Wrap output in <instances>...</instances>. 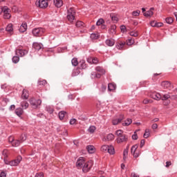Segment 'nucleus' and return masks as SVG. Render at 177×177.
<instances>
[{"mask_svg": "<svg viewBox=\"0 0 177 177\" xmlns=\"http://www.w3.org/2000/svg\"><path fill=\"white\" fill-rule=\"evenodd\" d=\"M140 10H139L133 11V12L131 13V15H133V16H134V17H138L140 15Z\"/></svg>", "mask_w": 177, "mask_h": 177, "instance_id": "obj_46", "label": "nucleus"}, {"mask_svg": "<svg viewBox=\"0 0 177 177\" xmlns=\"http://www.w3.org/2000/svg\"><path fill=\"white\" fill-rule=\"evenodd\" d=\"M87 150H88V153L91 154H93L95 152V149L94 146H93V145L88 146Z\"/></svg>", "mask_w": 177, "mask_h": 177, "instance_id": "obj_20", "label": "nucleus"}, {"mask_svg": "<svg viewBox=\"0 0 177 177\" xmlns=\"http://www.w3.org/2000/svg\"><path fill=\"white\" fill-rule=\"evenodd\" d=\"M133 138V140H138V135L136 134V131L134 132V134L131 136Z\"/></svg>", "mask_w": 177, "mask_h": 177, "instance_id": "obj_58", "label": "nucleus"}, {"mask_svg": "<svg viewBox=\"0 0 177 177\" xmlns=\"http://www.w3.org/2000/svg\"><path fill=\"white\" fill-rule=\"evenodd\" d=\"M15 113L17 114V116L20 117L24 113V111L21 108H19L15 110Z\"/></svg>", "mask_w": 177, "mask_h": 177, "instance_id": "obj_26", "label": "nucleus"}, {"mask_svg": "<svg viewBox=\"0 0 177 177\" xmlns=\"http://www.w3.org/2000/svg\"><path fill=\"white\" fill-rule=\"evenodd\" d=\"M88 63H90V64H97L99 63V60L97 58H93V57H89L87 59Z\"/></svg>", "mask_w": 177, "mask_h": 177, "instance_id": "obj_15", "label": "nucleus"}, {"mask_svg": "<svg viewBox=\"0 0 177 177\" xmlns=\"http://www.w3.org/2000/svg\"><path fill=\"white\" fill-rule=\"evenodd\" d=\"M26 134H23L21 136L19 141L20 142V143H22L24 141H26Z\"/></svg>", "mask_w": 177, "mask_h": 177, "instance_id": "obj_36", "label": "nucleus"}, {"mask_svg": "<svg viewBox=\"0 0 177 177\" xmlns=\"http://www.w3.org/2000/svg\"><path fill=\"white\" fill-rule=\"evenodd\" d=\"M108 89H109V91H110L111 92V91H115V89H116V85H115L114 83H110V84H109Z\"/></svg>", "mask_w": 177, "mask_h": 177, "instance_id": "obj_19", "label": "nucleus"}, {"mask_svg": "<svg viewBox=\"0 0 177 177\" xmlns=\"http://www.w3.org/2000/svg\"><path fill=\"white\" fill-rule=\"evenodd\" d=\"M111 18L113 21L117 22L118 21V17H116L115 15L111 16Z\"/></svg>", "mask_w": 177, "mask_h": 177, "instance_id": "obj_63", "label": "nucleus"}, {"mask_svg": "<svg viewBox=\"0 0 177 177\" xmlns=\"http://www.w3.org/2000/svg\"><path fill=\"white\" fill-rule=\"evenodd\" d=\"M66 115V111H63L59 112V116L60 120H63Z\"/></svg>", "mask_w": 177, "mask_h": 177, "instance_id": "obj_32", "label": "nucleus"}, {"mask_svg": "<svg viewBox=\"0 0 177 177\" xmlns=\"http://www.w3.org/2000/svg\"><path fill=\"white\" fill-rule=\"evenodd\" d=\"M28 50H24L22 48H19L16 50V55H17V56H20L21 57H23V56H26V55H28Z\"/></svg>", "mask_w": 177, "mask_h": 177, "instance_id": "obj_8", "label": "nucleus"}, {"mask_svg": "<svg viewBox=\"0 0 177 177\" xmlns=\"http://www.w3.org/2000/svg\"><path fill=\"white\" fill-rule=\"evenodd\" d=\"M158 127V125L157 124L155 123V124H152V129H153V130L157 129Z\"/></svg>", "mask_w": 177, "mask_h": 177, "instance_id": "obj_61", "label": "nucleus"}, {"mask_svg": "<svg viewBox=\"0 0 177 177\" xmlns=\"http://www.w3.org/2000/svg\"><path fill=\"white\" fill-rule=\"evenodd\" d=\"M174 22V19L172 17H167L166 18V23H167V24H172V23Z\"/></svg>", "mask_w": 177, "mask_h": 177, "instance_id": "obj_37", "label": "nucleus"}, {"mask_svg": "<svg viewBox=\"0 0 177 177\" xmlns=\"http://www.w3.org/2000/svg\"><path fill=\"white\" fill-rule=\"evenodd\" d=\"M123 135H124V133H123L122 130L119 129V130L116 131V136H118V138H120V137L122 136Z\"/></svg>", "mask_w": 177, "mask_h": 177, "instance_id": "obj_41", "label": "nucleus"}, {"mask_svg": "<svg viewBox=\"0 0 177 177\" xmlns=\"http://www.w3.org/2000/svg\"><path fill=\"white\" fill-rule=\"evenodd\" d=\"M127 156H128V149H124V151H123V159H125Z\"/></svg>", "mask_w": 177, "mask_h": 177, "instance_id": "obj_54", "label": "nucleus"}, {"mask_svg": "<svg viewBox=\"0 0 177 177\" xmlns=\"http://www.w3.org/2000/svg\"><path fill=\"white\" fill-rule=\"evenodd\" d=\"M21 144V142L18 140H15L12 143V147H18Z\"/></svg>", "mask_w": 177, "mask_h": 177, "instance_id": "obj_31", "label": "nucleus"}, {"mask_svg": "<svg viewBox=\"0 0 177 177\" xmlns=\"http://www.w3.org/2000/svg\"><path fill=\"white\" fill-rule=\"evenodd\" d=\"M21 106L24 109H27L29 106V104L26 102H23L21 103Z\"/></svg>", "mask_w": 177, "mask_h": 177, "instance_id": "obj_38", "label": "nucleus"}, {"mask_svg": "<svg viewBox=\"0 0 177 177\" xmlns=\"http://www.w3.org/2000/svg\"><path fill=\"white\" fill-rule=\"evenodd\" d=\"M42 44L39 43H34L33 44V48L36 49V50H40L42 48Z\"/></svg>", "mask_w": 177, "mask_h": 177, "instance_id": "obj_23", "label": "nucleus"}, {"mask_svg": "<svg viewBox=\"0 0 177 177\" xmlns=\"http://www.w3.org/2000/svg\"><path fill=\"white\" fill-rule=\"evenodd\" d=\"M35 177H44V174L43 173H37V174H36Z\"/></svg>", "mask_w": 177, "mask_h": 177, "instance_id": "obj_64", "label": "nucleus"}, {"mask_svg": "<svg viewBox=\"0 0 177 177\" xmlns=\"http://www.w3.org/2000/svg\"><path fill=\"white\" fill-rule=\"evenodd\" d=\"M76 122H77V120H76V119H75V118L71 119V121H70V123H71V125H74V124H76Z\"/></svg>", "mask_w": 177, "mask_h": 177, "instance_id": "obj_55", "label": "nucleus"}, {"mask_svg": "<svg viewBox=\"0 0 177 177\" xmlns=\"http://www.w3.org/2000/svg\"><path fill=\"white\" fill-rule=\"evenodd\" d=\"M150 136V130L149 129H145L144 133V138L147 139Z\"/></svg>", "mask_w": 177, "mask_h": 177, "instance_id": "obj_33", "label": "nucleus"}, {"mask_svg": "<svg viewBox=\"0 0 177 177\" xmlns=\"http://www.w3.org/2000/svg\"><path fill=\"white\" fill-rule=\"evenodd\" d=\"M151 98H152L156 101H159L161 100V95L158 93L153 92L151 95Z\"/></svg>", "mask_w": 177, "mask_h": 177, "instance_id": "obj_12", "label": "nucleus"}, {"mask_svg": "<svg viewBox=\"0 0 177 177\" xmlns=\"http://www.w3.org/2000/svg\"><path fill=\"white\" fill-rule=\"evenodd\" d=\"M46 84H47V82H46V80H39L38 82V85H40V86H44V85H46Z\"/></svg>", "mask_w": 177, "mask_h": 177, "instance_id": "obj_43", "label": "nucleus"}, {"mask_svg": "<svg viewBox=\"0 0 177 177\" xmlns=\"http://www.w3.org/2000/svg\"><path fill=\"white\" fill-rule=\"evenodd\" d=\"M127 45H128L129 46H130L131 45H133V44H135V40L133 39H129L127 41H126Z\"/></svg>", "mask_w": 177, "mask_h": 177, "instance_id": "obj_34", "label": "nucleus"}, {"mask_svg": "<svg viewBox=\"0 0 177 177\" xmlns=\"http://www.w3.org/2000/svg\"><path fill=\"white\" fill-rule=\"evenodd\" d=\"M54 3L57 8H60L63 6L62 0H54Z\"/></svg>", "mask_w": 177, "mask_h": 177, "instance_id": "obj_21", "label": "nucleus"}, {"mask_svg": "<svg viewBox=\"0 0 177 177\" xmlns=\"http://www.w3.org/2000/svg\"><path fill=\"white\" fill-rule=\"evenodd\" d=\"M67 15L75 16V10H74V8H71L70 9H68Z\"/></svg>", "mask_w": 177, "mask_h": 177, "instance_id": "obj_27", "label": "nucleus"}, {"mask_svg": "<svg viewBox=\"0 0 177 177\" xmlns=\"http://www.w3.org/2000/svg\"><path fill=\"white\" fill-rule=\"evenodd\" d=\"M131 123H132V120L130 118H127V120H126V121H124V122L122 123V125H123V127H128Z\"/></svg>", "mask_w": 177, "mask_h": 177, "instance_id": "obj_25", "label": "nucleus"}, {"mask_svg": "<svg viewBox=\"0 0 177 177\" xmlns=\"http://www.w3.org/2000/svg\"><path fill=\"white\" fill-rule=\"evenodd\" d=\"M75 18V16L67 15V19L69 21L70 23H73Z\"/></svg>", "mask_w": 177, "mask_h": 177, "instance_id": "obj_45", "label": "nucleus"}, {"mask_svg": "<svg viewBox=\"0 0 177 177\" xmlns=\"http://www.w3.org/2000/svg\"><path fill=\"white\" fill-rule=\"evenodd\" d=\"M153 10H154L153 8H151V9H149L148 11L144 12V16L147 17H151L153 15Z\"/></svg>", "mask_w": 177, "mask_h": 177, "instance_id": "obj_17", "label": "nucleus"}, {"mask_svg": "<svg viewBox=\"0 0 177 177\" xmlns=\"http://www.w3.org/2000/svg\"><path fill=\"white\" fill-rule=\"evenodd\" d=\"M46 110L47 111L50 113L52 114L54 111V109L53 106H48L46 107Z\"/></svg>", "mask_w": 177, "mask_h": 177, "instance_id": "obj_40", "label": "nucleus"}, {"mask_svg": "<svg viewBox=\"0 0 177 177\" xmlns=\"http://www.w3.org/2000/svg\"><path fill=\"white\" fill-rule=\"evenodd\" d=\"M76 165L78 169H82L83 172L87 173L92 168V167L93 165V160H89V161L86 162L84 158L80 157L78 159V160L76 163Z\"/></svg>", "mask_w": 177, "mask_h": 177, "instance_id": "obj_1", "label": "nucleus"}, {"mask_svg": "<svg viewBox=\"0 0 177 177\" xmlns=\"http://www.w3.org/2000/svg\"><path fill=\"white\" fill-rule=\"evenodd\" d=\"M84 22L81 21H78L77 23H76V26L81 28L82 27H84Z\"/></svg>", "mask_w": 177, "mask_h": 177, "instance_id": "obj_39", "label": "nucleus"}, {"mask_svg": "<svg viewBox=\"0 0 177 177\" xmlns=\"http://www.w3.org/2000/svg\"><path fill=\"white\" fill-rule=\"evenodd\" d=\"M125 45H126L125 41H119L116 42V49H119V50H121L122 49H123Z\"/></svg>", "mask_w": 177, "mask_h": 177, "instance_id": "obj_13", "label": "nucleus"}, {"mask_svg": "<svg viewBox=\"0 0 177 177\" xmlns=\"http://www.w3.org/2000/svg\"><path fill=\"white\" fill-rule=\"evenodd\" d=\"M36 6L41 8H45L48 6V3L46 0H39L35 3Z\"/></svg>", "mask_w": 177, "mask_h": 177, "instance_id": "obj_6", "label": "nucleus"}, {"mask_svg": "<svg viewBox=\"0 0 177 177\" xmlns=\"http://www.w3.org/2000/svg\"><path fill=\"white\" fill-rule=\"evenodd\" d=\"M123 120H124V115L120 116V118L113 119V125H118V124H120Z\"/></svg>", "mask_w": 177, "mask_h": 177, "instance_id": "obj_16", "label": "nucleus"}, {"mask_svg": "<svg viewBox=\"0 0 177 177\" xmlns=\"http://www.w3.org/2000/svg\"><path fill=\"white\" fill-rule=\"evenodd\" d=\"M2 12H3L4 13V15H3V17L5 19H10V17H11V15H10V9H9L7 6H4L2 8Z\"/></svg>", "mask_w": 177, "mask_h": 177, "instance_id": "obj_7", "label": "nucleus"}, {"mask_svg": "<svg viewBox=\"0 0 177 177\" xmlns=\"http://www.w3.org/2000/svg\"><path fill=\"white\" fill-rule=\"evenodd\" d=\"M156 26H157V22L156 21H151V27H156Z\"/></svg>", "mask_w": 177, "mask_h": 177, "instance_id": "obj_59", "label": "nucleus"}, {"mask_svg": "<svg viewBox=\"0 0 177 177\" xmlns=\"http://www.w3.org/2000/svg\"><path fill=\"white\" fill-rule=\"evenodd\" d=\"M12 62L13 63H18V62H19V57L18 56H15L12 58Z\"/></svg>", "mask_w": 177, "mask_h": 177, "instance_id": "obj_47", "label": "nucleus"}, {"mask_svg": "<svg viewBox=\"0 0 177 177\" xmlns=\"http://www.w3.org/2000/svg\"><path fill=\"white\" fill-rule=\"evenodd\" d=\"M102 151L108 152L111 155H113L115 153V149L112 145H103L101 148Z\"/></svg>", "mask_w": 177, "mask_h": 177, "instance_id": "obj_3", "label": "nucleus"}, {"mask_svg": "<svg viewBox=\"0 0 177 177\" xmlns=\"http://www.w3.org/2000/svg\"><path fill=\"white\" fill-rule=\"evenodd\" d=\"M21 160H22V158L21 156H19L16 159L11 160V161H9L5 157L4 162L6 165H10L11 167H17L20 164Z\"/></svg>", "mask_w": 177, "mask_h": 177, "instance_id": "obj_2", "label": "nucleus"}, {"mask_svg": "<svg viewBox=\"0 0 177 177\" xmlns=\"http://www.w3.org/2000/svg\"><path fill=\"white\" fill-rule=\"evenodd\" d=\"M95 130H96V127H94V126H91V127H90L89 129H88V132H89L90 133H93L95 131Z\"/></svg>", "mask_w": 177, "mask_h": 177, "instance_id": "obj_42", "label": "nucleus"}, {"mask_svg": "<svg viewBox=\"0 0 177 177\" xmlns=\"http://www.w3.org/2000/svg\"><path fill=\"white\" fill-rule=\"evenodd\" d=\"M45 32V29L42 28H37L33 29L32 34L34 37H41L43 34Z\"/></svg>", "mask_w": 177, "mask_h": 177, "instance_id": "obj_4", "label": "nucleus"}, {"mask_svg": "<svg viewBox=\"0 0 177 177\" xmlns=\"http://www.w3.org/2000/svg\"><path fill=\"white\" fill-rule=\"evenodd\" d=\"M128 140V137L127 135L124 134L123 136L118 138V139H116V142H118V144H121L123 142H127Z\"/></svg>", "mask_w": 177, "mask_h": 177, "instance_id": "obj_9", "label": "nucleus"}, {"mask_svg": "<svg viewBox=\"0 0 177 177\" xmlns=\"http://www.w3.org/2000/svg\"><path fill=\"white\" fill-rule=\"evenodd\" d=\"M130 177H139V175H138L135 172H131Z\"/></svg>", "mask_w": 177, "mask_h": 177, "instance_id": "obj_62", "label": "nucleus"}, {"mask_svg": "<svg viewBox=\"0 0 177 177\" xmlns=\"http://www.w3.org/2000/svg\"><path fill=\"white\" fill-rule=\"evenodd\" d=\"M169 98H170L169 95H165L163 97H161L160 99H162V101H165V100H167Z\"/></svg>", "mask_w": 177, "mask_h": 177, "instance_id": "obj_50", "label": "nucleus"}, {"mask_svg": "<svg viewBox=\"0 0 177 177\" xmlns=\"http://www.w3.org/2000/svg\"><path fill=\"white\" fill-rule=\"evenodd\" d=\"M106 44L108 46H113L115 45V40L113 39H107Z\"/></svg>", "mask_w": 177, "mask_h": 177, "instance_id": "obj_22", "label": "nucleus"}, {"mask_svg": "<svg viewBox=\"0 0 177 177\" xmlns=\"http://www.w3.org/2000/svg\"><path fill=\"white\" fill-rule=\"evenodd\" d=\"M80 74V71L79 69H75L73 73V77H76V75H79Z\"/></svg>", "mask_w": 177, "mask_h": 177, "instance_id": "obj_52", "label": "nucleus"}, {"mask_svg": "<svg viewBox=\"0 0 177 177\" xmlns=\"http://www.w3.org/2000/svg\"><path fill=\"white\" fill-rule=\"evenodd\" d=\"M12 27H13V25L12 24H8L6 28V31H8V32H9L10 34H12V32L13 31Z\"/></svg>", "mask_w": 177, "mask_h": 177, "instance_id": "obj_28", "label": "nucleus"}, {"mask_svg": "<svg viewBox=\"0 0 177 177\" xmlns=\"http://www.w3.org/2000/svg\"><path fill=\"white\" fill-rule=\"evenodd\" d=\"M96 71H97V73H101V74H105V71L100 66H97L95 68Z\"/></svg>", "mask_w": 177, "mask_h": 177, "instance_id": "obj_30", "label": "nucleus"}, {"mask_svg": "<svg viewBox=\"0 0 177 177\" xmlns=\"http://www.w3.org/2000/svg\"><path fill=\"white\" fill-rule=\"evenodd\" d=\"M30 104L34 109H37L41 104V100H36L35 98H31L30 100Z\"/></svg>", "mask_w": 177, "mask_h": 177, "instance_id": "obj_5", "label": "nucleus"}, {"mask_svg": "<svg viewBox=\"0 0 177 177\" xmlns=\"http://www.w3.org/2000/svg\"><path fill=\"white\" fill-rule=\"evenodd\" d=\"M29 97L28 91L26 89L23 91V94L21 95L22 99L27 100Z\"/></svg>", "mask_w": 177, "mask_h": 177, "instance_id": "obj_24", "label": "nucleus"}, {"mask_svg": "<svg viewBox=\"0 0 177 177\" xmlns=\"http://www.w3.org/2000/svg\"><path fill=\"white\" fill-rule=\"evenodd\" d=\"M27 28H28L27 24L26 22H24L19 28V31L20 32H26Z\"/></svg>", "mask_w": 177, "mask_h": 177, "instance_id": "obj_18", "label": "nucleus"}, {"mask_svg": "<svg viewBox=\"0 0 177 177\" xmlns=\"http://www.w3.org/2000/svg\"><path fill=\"white\" fill-rule=\"evenodd\" d=\"M72 64H73V66H77V64H78V61H77V58H73V59H72Z\"/></svg>", "mask_w": 177, "mask_h": 177, "instance_id": "obj_49", "label": "nucleus"}, {"mask_svg": "<svg viewBox=\"0 0 177 177\" xmlns=\"http://www.w3.org/2000/svg\"><path fill=\"white\" fill-rule=\"evenodd\" d=\"M99 37H100V35L97 32V33H92L91 35V39H98Z\"/></svg>", "mask_w": 177, "mask_h": 177, "instance_id": "obj_35", "label": "nucleus"}, {"mask_svg": "<svg viewBox=\"0 0 177 177\" xmlns=\"http://www.w3.org/2000/svg\"><path fill=\"white\" fill-rule=\"evenodd\" d=\"M138 149V145H134L133 147H131V154H133V156H134V158H137L139 157L140 153L137 150Z\"/></svg>", "mask_w": 177, "mask_h": 177, "instance_id": "obj_10", "label": "nucleus"}, {"mask_svg": "<svg viewBox=\"0 0 177 177\" xmlns=\"http://www.w3.org/2000/svg\"><path fill=\"white\" fill-rule=\"evenodd\" d=\"M131 37H138V33L137 31L130 32Z\"/></svg>", "mask_w": 177, "mask_h": 177, "instance_id": "obj_48", "label": "nucleus"}, {"mask_svg": "<svg viewBox=\"0 0 177 177\" xmlns=\"http://www.w3.org/2000/svg\"><path fill=\"white\" fill-rule=\"evenodd\" d=\"M8 141L10 143L12 144L15 141L14 137H12V136L9 137Z\"/></svg>", "mask_w": 177, "mask_h": 177, "instance_id": "obj_57", "label": "nucleus"}, {"mask_svg": "<svg viewBox=\"0 0 177 177\" xmlns=\"http://www.w3.org/2000/svg\"><path fill=\"white\" fill-rule=\"evenodd\" d=\"M115 30H116V26L115 25H112L111 26L110 32L111 34H114V32H115Z\"/></svg>", "mask_w": 177, "mask_h": 177, "instance_id": "obj_44", "label": "nucleus"}, {"mask_svg": "<svg viewBox=\"0 0 177 177\" xmlns=\"http://www.w3.org/2000/svg\"><path fill=\"white\" fill-rule=\"evenodd\" d=\"M8 151L7 150H3V155L4 156V160H5V158H6V160H8Z\"/></svg>", "mask_w": 177, "mask_h": 177, "instance_id": "obj_56", "label": "nucleus"}, {"mask_svg": "<svg viewBox=\"0 0 177 177\" xmlns=\"http://www.w3.org/2000/svg\"><path fill=\"white\" fill-rule=\"evenodd\" d=\"M115 139V136L113 133H109V135H107L106 137H104L103 138V141L104 142H106V141H113Z\"/></svg>", "mask_w": 177, "mask_h": 177, "instance_id": "obj_14", "label": "nucleus"}, {"mask_svg": "<svg viewBox=\"0 0 177 177\" xmlns=\"http://www.w3.org/2000/svg\"><path fill=\"white\" fill-rule=\"evenodd\" d=\"M161 85L163 87V89H169V90L172 89V85L168 81L162 82V84Z\"/></svg>", "mask_w": 177, "mask_h": 177, "instance_id": "obj_11", "label": "nucleus"}, {"mask_svg": "<svg viewBox=\"0 0 177 177\" xmlns=\"http://www.w3.org/2000/svg\"><path fill=\"white\" fill-rule=\"evenodd\" d=\"M104 74H101V73H95V72L91 73V77L92 78H101V75H103Z\"/></svg>", "mask_w": 177, "mask_h": 177, "instance_id": "obj_29", "label": "nucleus"}, {"mask_svg": "<svg viewBox=\"0 0 177 177\" xmlns=\"http://www.w3.org/2000/svg\"><path fill=\"white\" fill-rule=\"evenodd\" d=\"M80 63H81V67H82V68H86V64H85V61L84 60H82L81 62H80Z\"/></svg>", "mask_w": 177, "mask_h": 177, "instance_id": "obj_51", "label": "nucleus"}, {"mask_svg": "<svg viewBox=\"0 0 177 177\" xmlns=\"http://www.w3.org/2000/svg\"><path fill=\"white\" fill-rule=\"evenodd\" d=\"M103 23H104V21L103 19H100L97 21V26H102V24H103Z\"/></svg>", "mask_w": 177, "mask_h": 177, "instance_id": "obj_53", "label": "nucleus"}, {"mask_svg": "<svg viewBox=\"0 0 177 177\" xmlns=\"http://www.w3.org/2000/svg\"><path fill=\"white\" fill-rule=\"evenodd\" d=\"M145 145V140H141V143L140 144V147L142 148Z\"/></svg>", "mask_w": 177, "mask_h": 177, "instance_id": "obj_60", "label": "nucleus"}]
</instances>
